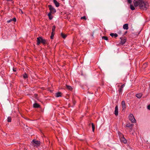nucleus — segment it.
Masks as SVG:
<instances>
[{
  "instance_id": "f3484780",
  "label": "nucleus",
  "mask_w": 150,
  "mask_h": 150,
  "mask_svg": "<svg viewBox=\"0 0 150 150\" xmlns=\"http://www.w3.org/2000/svg\"><path fill=\"white\" fill-rule=\"evenodd\" d=\"M136 96V97H137V98H140L142 96V94L141 93H140L137 94Z\"/></svg>"
},
{
  "instance_id": "4c0bfd02",
  "label": "nucleus",
  "mask_w": 150,
  "mask_h": 150,
  "mask_svg": "<svg viewBox=\"0 0 150 150\" xmlns=\"http://www.w3.org/2000/svg\"><path fill=\"white\" fill-rule=\"evenodd\" d=\"M20 11H21V12L22 13H23V12L21 10H20Z\"/></svg>"
},
{
  "instance_id": "6ab92c4d",
  "label": "nucleus",
  "mask_w": 150,
  "mask_h": 150,
  "mask_svg": "<svg viewBox=\"0 0 150 150\" xmlns=\"http://www.w3.org/2000/svg\"><path fill=\"white\" fill-rule=\"evenodd\" d=\"M51 14L52 13L49 12L48 14V16L49 17V18L50 20H52L53 18V17L51 15Z\"/></svg>"
},
{
  "instance_id": "2f4dec72",
  "label": "nucleus",
  "mask_w": 150,
  "mask_h": 150,
  "mask_svg": "<svg viewBox=\"0 0 150 150\" xmlns=\"http://www.w3.org/2000/svg\"><path fill=\"white\" fill-rule=\"evenodd\" d=\"M125 86V84H123L120 87L121 88H123Z\"/></svg>"
},
{
  "instance_id": "cd10ccee",
  "label": "nucleus",
  "mask_w": 150,
  "mask_h": 150,
  "mask_svg": "<svg viewBox=\"0 0 150 150\" xmlns=\"http://www.w3.org/2000/svg\"><path fill=\"white\" fill-rule=\"evenodd\" d=\"M54 35V33L52 32L51 35L50 36V38L51 39H53V37Z\"/></svg>"
},
{
  "instance_id": "72a5a7b5",
  "label": "nucleus",
  "mask_w": 150,
  "mask_h": 150,
  "mask_svg": "<svg viewBox=\"0 0 150 150\" xmlns=\"http://www.w3.org/2000/svg\"><path fill=\"white\" fill-rule=\"evenodd\" d=\"M128 2L130 4L132 2V0H127Z\"/></svg>"
},
{
  "instance_id": "aec40b11",
  "label": "nucleus",
  "mask_w": 150,
  "mask_h": 150,
  "mask_svg": "<svg viewBox=\"0 0 150 150\" xmlns=\"http://www.w3.org/2000/svg\"><path fill=\"white\" fill-rule=\"evenodd\" d=\"M61 36L62 37V38H63L64 39H65L67 36V35H65V34H64L62 33H61Z\"/></svg>"
},
{
  "instance_id": "6e6552de",
  "label": "nucleus",
  "mask_w": 150,
  "mask_h": 150,
  "mask_svg": "<svg viewBox=\"0 0 150 150\" xmlns=\"http://www.w3.org/2000/svg\"><path fill=\"white\" fill-rule=\"evenodd\" d=\"M33 142L35 144V145L36 146H39L40 143V141L36 140L35 139H33Z\"/></svg>"
},
{
  "instance_id": "dca6fc26",
  "label": "nucleus",
  "mask_w": 150,
  "mask_h": 150,
  "mask_svg": "<svg viewBox=\"0 0 150 150\" xmlns=\"http://www.w3.org/2000/svg\"><path fill=\"white\" fill-rule=\"evenodd\" d=\"M62 93L61 92H58L55 94V96L57 97H61L62 96Z\"/></svg>"
},
{
  "instance_id": "a878e982",
  "label": "nucleus",
  "mask_w": 150,
  "mask_h": 150,
  "mask_svg": "<svg viewBox=\"0 0 150 150\" xmlns=\"http://www.w3.org/2000/svg\"><path fill=\"white\" fill-rule=\"evenodd\" d=\"M102 39L106 40H108V38L106 36H103L102 37Z\"/></svg>"
},
{
  "instance_id": "58836bf2",
  "label": "nucleus",
  "mask_w": 150,
  "mask_h": 150,
  "mask_svg": "<svg viewBox=\"0 0 150 150\" xmlns=\"http://www.w3.org/2000/svg\"><path fill=\"white\" fill-rule=\"evenodd\" d=\"M13 71H15V70L14 69H13Z\"/></svg>"
},
{
  "instance_id": "2eb2a0df",
  "label": "nucleus",
  "mask_w": 150,
  "mask_h": 150,
  "mask_svg": "<svg viewBox=\"0 0 150 150\" xmlns=\"http://www.w3.org/2000/svg\"><path fill=\"white\" fill-rule=\"evenodd\" d=\"M47 43V41L45 39H43L42 38L41 40V43H42L43 45Z\"/></svg>"
},
{
  "instance_id": "ea45409f",
  "label": "nucleus",
  "mask_w": 150,
  "mask_h": 150,
  "mask_svg": "<svg viewBox=\"0 0 150 150\" xmlns=\"http://www.w3.org/2000/svg\"><path fill=\"white\" fill-rule=\"evenodd\" d=\"M75 103H76V102H75V103H74V104H75Z\"/></svg>"
},
{
  "instance_id": "c85d7f7f",
  "label": "nucleus",
  "mask_w": 150,
  "mask_h": 150,
  "mask_svg": "<svg viewBox=\"0 0 150 150\" xmlns=\"http://www.w3.org/2000/svg\"><path fill=\"white\" fill-rule=\"evenodd\" d=\"M91 124H92V130H93V131L94 132V129H95L94 125L93 123H92Z\"/></svg>"
},
{
  "instance_id": "39448f33",
  "label": "nucleus",
  "mask_w": 150,
  "mask_h": 150,
  "mask_svg": "<svg viewBox=\"0 0 150 150\" xmlns=\"http://www.w3.org/2000/svg\"><path fill=\"white\" fill-rule=\"evenodd\" d=\"M129 120L131 122L133 123H135L136 122V120L132 114H131L129 115Z\"/></svg>"
},
{
  "instance_id": "a19ab883",
  "label": "nucleus",
  "mask_w": 150,
  "mask_h": 150,
  "mask_svg": "<svg viewBox=\"0 0 150 150\" xmlns=\"http://www.w3.org/2000/svg\"><path fill=\"white\" fill-rule=\"evenodd\" d=\"M75 103H76V102H75V103H74V104H75Z\"/></svg>"
},
{
  "instance_id": "ddd939ff",
  "label": "nucleus",
  "mask_w": 150,
  "mask_h": 150,
  "mask_svg": "<svg viewBox=\"0 0 150 150\" xmlns=\"http://www.w3.org/2000/svg\"><path fill=\"white\" fill-rule=\"evenodd\" d=\"M53 2L54 4H55V6L57 7H58L59 6V3L56 0H53Z\"/></svg>"
},
{
  "instance_id": "20e7f679",
  "label": "nucleus",
  "mask_w": 150,
  "mask_h": 150,
  "mask_svg": "<svg viewBox=\"0 0 150 150\" xmlns=\"http://www.w3.org/2000/svg\"><path fill=\"white\" fill-rule=\"evenodd\" d=\"M48 7L50 10V13H54L56 12V10L51 5H48Z\"/></svg>"
},
{
  "instance_id": "423d86ee",
  "label": "nucleus",
  "mask_w": 150,
  "mask_h": 150,
  "mask_svg": "<svg viewBox=\"0 0 150 150\" xmlns=\"http://www.w3.org/2000/svg\"><path fill=\"white\" fill-rule=\"evenodd\" d=\"M121 41L120 42V44L123 45L125 43L126 41V38H120Z\"/></svg>"
},
{
  "instance_id": "9b49d317",
  "label": "nucleus",
  "mask_w": 150,
  "mask_h": 150,
  "mask_svg": "<svg viewBox=\"0 0 150 150\" xmlns=\"http://www.w3.org/2000/svg\"><path fill=\"white\" fill-rule=\"evenodd\" d=\"M123 28L125 30H128L129 28L128 24L127 23L124 24L123 25Z\"/></svg>"
},
{
  "instance_id": "a211bd4d",
  "label": "nucleus",
  "mask_w": 150,
  "mask_h": 150,
  "mask_svg": "<svg viewBox=\"0 0 150 150\" xmlns=\"http://www.w3.org/2000/svg\"><path fill=\"white\" fill-rule=\"evenodd\" d=\"M33 106L34 108H38L39 107L40 105L37 103H35L33 104Z\"/></svg>"
},
{
  "instance_id": "f704fd0d",
  "label": "nucleus",
  "mask_w": 150,
  "mask_h": 150,
  "mask_svg": "<svg viewBox=\"0 0 150 150\" xmlns=\"http://www.w3.org/2000/svg\"><path fill=\"white\" fill-rule=\"evenodd\" d=\"M147 108L149 110H150V104L147 106Z\"/></svg>"
},
{
  "instance_id": "1a4fd4ad",
  "label": "nucleus",
  "mask_w": 150,
  "mask_h": 150,
  "mask_svg": "<svg viewBox=\"0 0 150 150\" xmlns=\"http://www.w3.org/2000/svg\"><path fill=\"white\" fill-rule=\"evenodd\" d=\"M118 108L117 105H116L115 107V115L117 116L118 115Z\"/></svg>"
},
{
  "instance_id": "c756f323",
  "label": "nucleus",
  "mask_w": 150,
  "mask_h": 150,
  "mask_svg": "<svg viewBox=\"0 0 150 150\" xmlns=\"http://www.w3.org/2000/svg\"><path fill=\"white\" fill-rule=\"evenodd\" d=\"M81 19H84L85 20H86V16H83V17H82L81 18Z\"/></svg>"
},
{
  "instance_id": "4468645a",
  "label": "nucleus",
  "mask_w": 150,
  "mask_h": 150,
  "mask_svg": "<svg viewBox=\"0 0 150 150\" xmlns=\"http://www.w3.org/2000/svg\"><path fill=\"white\" fill-rule=\"evenodd\" d=\"M110 36H111L112 37H114L115 38H116L118 36V35L117 34L115 33H111L110 34Z\"/></svg>"
},
{
  "instance_id": "5701e85b",
  "label": "nucleus",
  "mask_w": 150,
  "mask_h": 150,
  "mask_svg": "<svg viewBox=\"0 0 150 150\" xmlns=\"http://www.w3.org/2000/svg\"><path fill=\"white\" fill-rule=\"evenodd\" d=\"M130 8L131 9L132 11L135 9V8L134 6L132 4L130 5Z\"/></svg>"
},
{
  "instance_id": "393cba45",
  "label": "nucleus",
  "mask_w": 150,
  "mask_h": 150,
  "mask_svg": "<svg viewBox=\"0 0 150 150\" xmlns=\"http://www.w3.org/2000/svg\"><path fill=\"white\" fill-rule=\"evenodd\" d=\"M7 121L8 122H10L11 121V117H9L7 118Z\"/></svg>"
},
{
  "instance_id": "4be33fe9",
  "label": "nucleus",
  "mask_w": 150,
  "mask_h": 150,
  "mask_svg": "<svg viewBox=\"0 0 150 150\" xmlns=\"http://www.w3.org/2000/svg\"><path fill=\"white\" fill-rule=\"evenodd\" d=\"M23 78L25 79H26L28 78V75L26 73H25L23 75Z\"/></svg>"
},
{
  "instance_id": "9d476101",
  "label": "nucleus",
  "mask_w": 150,
  "mask_h": 150,
  "mask_svg": "<svg viewBox=\"0 0 150 150\" xmlns=\"http://www.w3.org/2000/svg\"><path fill=\"white\" fill-rule=\"evenodd\" d=\"M133 126V125L131 124L130 123H127L126 124V126L127 127H129L130 129H131Z\"/></svg>"
},
{
  "instance_id": "f03ea898",
  "label": "nucleus",
  "mask_w": 150,
  "mask_h": 150,
  "mask_svg": "<svg viewBox=\"0 0 150 150\" xmlns=\"http://www.w3.org/2000/svg\"><path fill=\"white\" fill-rule=\"evenodd\" d=\"M118 134H119L121 142L124 144H126L127 142V141L123 135L120 132H119Z\"/></svg>"
},
{
  "instance_id": "e433bc0d",
  "label": "nucleus",
  "mask_w": 150,
  "mask_h": 150,
  "mask_svg": "<svg viewBox=\"0 0 150 150\" xmlns=\"http://www.w3.org/2000/svg\"><path fill=\"white\" fill-rule=\"evenodd\" d=\"M127 33V31H126L124 33V35H125Z\"/></svg>"
},
{
  "instance_id": "f257e3e1",
  "label": "nucleus",
  "mask_w": 150,
  "mask_h": 150,
  "mask_svg": "<svg viewBox=\"0 0 150 150\" xmlns=\"http://www.w3.org/2000/svg\"><path fill=\"white\" fill-rule=\"evenodd\" d=\"M138 6L141 10L145 11L148 8L149 4L147 2L144 1Z\"/></svg>"
},
{
  "instance_id": "0eeeda50",
  "label": "nucleus",
  "mask_w": 150,
  "mask_h": 150,
  "mask_svg": "<svg viewBox=\"0 0 150 150\" xmlns=\"http://www.w3.org/2000/svg\"><path fill=\"white\" fill-rule=\"evenodd\" d=\"M42 37H39L37 38V45H39L41 43Z\"/></svg>"
},
{
  "instance_id": "b1692460",
  "label": "nucleus",
  "mask_w": 150,
  "mask_h": 150,
  "mask_svg": "<svg viewBox=\"0 0 150 150\" xmlns=\"http://www.w3.org/2000/svg\"><path fill=\"white\" fill-rule=\"evenodd\" d=\"M55 25H53L52 26V32L54 33L55 29Z\"/></svg>"
},
{
  "instance_id": "bb28decb",
  "label": "nucleus",
  "mask_w": 150,
  "mask_h": 150,
  "mask_svg": "<svg viewBox=\"0 0 150 150\" xmlns=\"http://www.w3.org/2000/svg\"><path fill=\"white\" fill-rule=\"evenodd\" d=\"M123 88H122L121 87H120L119 88V89L118 90V91L120 93H122V91H123Z\"/></svg>"
},
{
  "instance_id": "f8f14e48",
  "label": "nucleus",
  "mask_w": 150,
  "mask_h": 150,
  "mask_svg": "<svg viewBox=\"0 0 150 150\" xmlns=\"http://www.w3.org/2000/svg\"><path fill=\"white\" fill-rule=\"evenodd\" d=\"M122 108L123 110L125 109L126 108V107L125 101L124 100L122 101Z\"/></svg>"
},
{
  "instance_id": "c9c22d12",
  "label": "nucleus",
  "mask_w": 150,
  "mask_h": 150,
  "mask_svg": "<svg viewBox=\"0 0 150 150\" xmlns=\"http://www.w3.org/2000/svg\"><path fill=\"white\" fill-rule=\"evenodd\" d=\"M7 1H12V0H6Z\"/></svg>"
},
{
  "instance_id": "7c9ffc66",
  "label": "nucleus",
  "mask_w": 150,
  "mask_h": 150,
  "mask_svg": "<svg viewBox=\"0 0 150 150\" xmlns=\"http://www.w3.org/2000/svg\"><path fill=\"white\" fill-rule=\"evenodd\" d=\"M12 21V19H11L8 21H7V22L8 23H9L11 22Z\"/></svg>"
},
{
  "instance_id": "7ed1b4c3",
  "label": "nucleus",
  "mask_w": 150,
  "mask_h": 150,
  "mask_svg": "<svg viewBox=\"0 0 150 150\" xmlns=\"http://www.w3.org/2000/svg\"><path fill=\"white\" fill-rule=\"evenodd\" d=\"M144 1L143 0H134V4L135 7L138 6Z\"/></svg>"
},
{
  "instance_id": "412c9836",
  "label": "nucleus",
  "mask_w": 150,
  "mask_h": 150,
  "mask_svg": "<svg viewBox=\"0 0 150 150\" xmlns=\"http://www.w3.org/2000/svg\"><path fill=\"white\" fill-rule=\"evenodd\" d=\"M66 86H67V88L68 90H71V91L72 90V87L71 86L67 85H66Z\"/></svg>"
},
{
  "instance_id": "473e14b6",
  "label": "nucleus",
  "mask_w": 150,
  "mask_h": 150,
  "mask_svg": "<svg viewBox=\"0 0 150 150\" xmlns=\"http://www.w3.org/2000/svg\"><path fill=\"white\" fill-rule=\"evenodd\" d=\"M12 20V21H14V22H16V20L15 18H14Z\"/></svg>"
}]
</instances>
